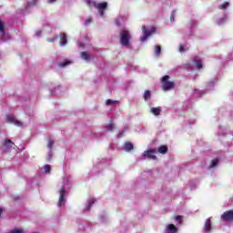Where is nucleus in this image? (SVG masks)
Returning <instances> with one entry per match:
<instances>
[{
	"label": "nucleus",
	"instance_id": "1",
	"mask_svg": "<svg viewBox=\"0 0 233 233\" xmlns=\"http://www.w3.org/2000/svg\"><path fill=\"white\" fill-rule=\"evenodd\" d=\"M130 39H132V35H130L129 30L124 29L120 31V45L122 46H129Z\"/></svg>",
	"mask_w": 233,
	"mask_h": 233
},
{
	"label": "nucleus",
	"instance_id": "2",
	"mask_svg": "<svg viewBox=\"0 0 233 233\" xmlns=\"http://www.w3.org/2000/svg\"><path fill=\"white\" fill-rule=\"evenodd\" d=\"M170 76L168 75H166L162 77L161 83H162V88L167 92V90H170L176 86V84L174 82L169 81Z\"/></svg>",
	"mask_w": 233,
	"mask_h": 233
},
{
	"label": "nucleus",
	"instance_id": "3",
	"mask_svg": "<svg viewBox=\"0 0 233 233\" xmlns=\"http://www.w3.org/2000/svg\"><path fill=\"white\" fill-rule=\"evenodd\" d=\"M92 5L94 6V8H96V10H98L101 17H105V11L106 10V8H108V3L104 2L97 4L96 2H93Z\"/></svg>",
	"mask_w": 233,
	"mask_h": 233
},
{
	"label": "nucleus",
	"instance_id": "4",
	"mask_svg": "<svg viewBox=\"0 0 233 233\" xmlns=\"http://www.w3.org/2000/svg\"><path fill=\"white\" fill-rule=\"evenodd\" d=\"M142 30H143L144 35L141 37V41L144 42V41H147V39H148V37H150L151 35L155 34L156 27H152L150 30H148L145 25H143Z\"/></svg>",
	"mask_w": 233,
	"mask_h": 233
},
{
	"label": "nucleus",
	"instance_id": "5",
	"mask_svg": "<svg viewBox=\"0 0 233 233\" xmlns=\"http://www.w3.org/2000/svg\"><path fill=\"white\" fill-rule=\"evenodd\" d=\"M156 154H157V149H148L145 151L143 157H147L148 159H153V161H156L157 160Z\"/></svg>",
	"mask_w": 233,
	"mask_h": 233
},
{
	"label": "nucleus",
	"instance_id": "6",
	"mask_svg": "<svg viewBox=\"0 0 233 233\" xmlns=\"http://www.w3.org/2000/svg\"><path fill=\"white\" fill-rule=\"evenodd\" d=\"M220 218L222 221H233V209L224 212Z\"/></svg>",
	"mask_w": 233,
	"mask_h": 233
},
{
	"label": "nucleus",
	"instance_id": "7",
	"mask_svg": "<svg viewBox=\"0 0 233 233\" xmlns=\"http://www.w3.org/2000/svg\"><path fill=\"white\" fill-rule=\"evenodd\" d=\"M66 191L65 190V186H62L59 191V199H58V207H63L65 205V194Z\"/></svg>",
	"mask_w": 233,
	"mask_h": 233
},
{
	"label": "nucleus",
	"instance_id": "8",
	"mask_svg": "<svg viewBox=\"0 0 233 233\" xmlns=\"http://www.w3.org/2000/svg\"><path fill=\"white\" fill-rule=\"evenodd\" d=\"M7 123H14L16 127H23V122L16 120L14 116H6Z\"/></svg>",
	"mask_w": 233,
	"mask_h": 233
},
{
	"label": "nucleus",
	"instance_id": "9",
	"mask_svg": "<svg viewBox=\"0 0 233 233\" xmlns=\"http://www.w3.org/2000/svg\"><path fill=\"white\" fill-rule=\"evenodd\" d=\"M177 227H176V225L174 224H168L167 227H166V229H165V233H176L177 232Z\"/></svg>",
	"mask_w": 233,
	"mask_h": 233
},
{
	"label": "nucleus",
	"instance_id": "10",
	"mask_svg": "<svg viewBox=\"0 0 233 233\" xmlns=\"http://www.w3.org/2000/svg\"><path fill=\"white\" fill-rule=\"evenodd\" d=\"M68 43L66 33H60V46H65Z\"/></svg>",
	"mask_w": 233,
	"mask_h": 233
},
{
	"label": "nucleus",
	"instance_id": "11",
	"mask_svg": "<svg viewBox=\"0 0 233 233\" xmlns=\"http://www.w3.org/2000/svg\"><path fill=\"white\" fill-rule=\"evenodd\" d=\"M204 230L205 232H210V230H212V221L210 220V218H208L206 220L204 225Z\"/></svg>",
	"mask_w": 233,
	"mask_h": 233
},
{
	"label": "nucleus",
	"instance_id": "12",
	"mask_svg": "<svg viewBox=\"0 0 233 233\" xmlns=\"http://www.w3.org/2000/svg\"><path fill=\"white\" fill-rule=\"evenodd\" d=\"M193 63L196 65L198 70H201V68H203V61H201V59H198L195 57L193 59Z\"/></svg>",
	"mask_w": 233,
	"mask_h": 233
},
{
	"label": "nucleus",
	"instance_id": "13",
	"mask_svg": "<svg viewBox=\"0 0 233 233\" xmlns=\"http://www.w3.org/2000/svg\"><path fill=\"white\" fill-rule=\"evenodd\" d=\"M157 152H158V154H167V152H168V147L163 145V146H160L158 147V149L157 150Z\"/></svg>",
	"mask_w": 233,
	"mask_h": 233
},
{
	"label": "nucleus",
	"instance_id": "14",
	"mask_svg": "<svg viewBox=\"0 0 233 233\" xmlns=\"http://www.w3.org/2000/svg\"><path fill=\"white\" fill-rule=\"evenodd\" d=\"M124 150H126V152H130V150H134V145L130 142H126L124 146Z\"/></svg>",
	"mask_w": 233,
	"mask_h": 233
},
{
	"label": "nucleus",
	"instance_id": "15",
	"mask_svg": "<svg viewBox=\"0 0 233 233\" xmlns=\"http://www.w3.org/2000/svg\"><path fill=\"white\" fill-rule=\"evenodd\" d=\"M151 114L154 116H160L161 115V107H152L150 109Z\"/></svg>",
	"mask_w": 233,
	"mask_h": 233
},
{
	"label": "nucleus",
	"instance_id": "16",
	"mask_svg": "<svg viewBox=\"0 0 233 233\" xmlns=\"http://www.w3.org/2000/svg\"><path fill=\"white\" fill-rule=\"evenodd\" d=\"M3 146L5 147V148H12V147H14V142H12L10 139H5Z\"/></svg>",
	"mask_w": 233,
	"mask_h": 233
},
{
	"label": "nucleus",
	"instance_id": "17",
	"mask_svg": "<svg viewBox=\"0 0 233 233\" xmlns=\"http://www.w3.org/2000/svg\"><path fill=\"white\" fill-rule=\"evenodd\" d=\"M72 62L70 60H66L64 62H60L58 64V66H60V68H65V66H68V65H71Z\"/></svg>",
	"mask_w": 233,
	"mask_h": 233
},
{
	"label": "nucleus",
	"instance_id": "18",
	"mask_svg": "<svg viewBox=\"0 0 233 233\" xmlns=\"http://www.w3.org/2000/svg\"><path fill=\"white\" fill-rule=\"evenodd\" d=\"M81 57H82V59H84L85 61H90V59H91L90 55H88L86 52H82V53H81Z\"/></svg>",
	"mask_w": 233,
	"mask_h": 233
},
{
	"label": "nucleus",
	"instance_id": "19",
	"mask_svg": "<svg viewBox=\"0 0 233 233\" xmlns=\"http://www.w3.org/2000/svg\"><path fill=\"white\" fill-rule=\"evenodd\" d=\"M150 97H151L150 90H146L145 93H144L145 101H148V99H150Z\"/></svg>",
	"mask_w": 233,
	"mask_h": 233
},
{
	"label": "nucleus",
	"instance_id": "20",
	"mask_svg": "<svg viewBox=\"0 0 233 233\" xmlns=\"http://www.w3.org/2000/svg\"><path fill=\"white\" fill-rule=\"evenodd\" d=\"M230 6V4L228 2H224L222 5H219L220 10H227Z\"/></svg>",
	"mask_w": 233,
	"mask_h": 233
},
{
	"label": "nucleus",
	"instance_id": "21",
	"mask_svg": "<svg viewBox=\"0 0 233 233\" xmlns=\"http://www.w3.org/2000/svg\"><path fill=\"white\" fill-rule=\"evenodd\" d=\"M218 163H219V159H218V158L213 159L211 161L209 168H214L215 167H218Z\"/></svg>",
	"mask_w": 233,
	"mask_h": 233
},
{
	"label": "nucleus",
	"instance_id": "22",
	"mask_svg": "<svg viewBox=\"0 0 233 233\" xmlns=\"http://www.w3.org/2000/svg\"><path fill=\"white\" fill-rule=\"evenodd\" d=\"M155 54H156V56H160V54H161V46H155Z\"/></svg>",
	"mask_w": 233,
	"mask_h": 233
},
{
	"label": "nucleus",
	"instance_id": "23",
	"mask_svg": "<svg viewBox=\"0 0 233 233\" xmlns=\"http://www.w3.org/2000/svg\"><path fill=\"white\" fill-rule=\"evenodd\" d=\"M0 35H5V24L0 21Z\"/></svg>",
	"mask_w": 233,
	"mask_h": 233
},
{
	"label": "nucleus",
	"instance_id": "24",
	"mask_svg": "<svg viewBox=\"0 0 233 233\" xmlns=\"http://www.w3.org/2000/svg\"><path fill=\"white\" fill-rule=\"evenodd\" d=\"M116 103H119V101H114V100H112V99H107V100L106 101V105H107V106H110V105H114V104H116Z\"/></svg>",
	"mask_w": 233,
	"mask_h": 233
},
{
	"label": "nucleus",
	"instance_id": "25",
	"mask_svg": "<svg viewBox=\"0 0 233 233\" xmlns=\"http://www.w3.org/2000/svg\"><path fill=\"white\" fill-rule=\"evenodd\" d=\"M30 6H35V0H33L32 2H28L27 5L25 6V9L28 10Z\"/></svg>",
	"mask_w": 233,
	"mask_h": 233
},
{
	"label": "nucleus",
	"instance_id": "26",
	"mask_svg": "<svg viewBox=\"0 0 233 233\" xmlns=\"http://www.w3.org/2000/svg\"><path fill=\"white\" fill-rule=\"evenodd\" d=\"M175 220L177 221V223L179 224L183 223V216L178 215L175 217Z\"/></svg>",
	"mask_w": 233,
	"mask_h": 233
},
{
	"label": "nucleus",
	"instance_id": "27",
	"mask_svg": "<svg viewBox=\"0 0 233 233\" xmlns=\"http://www.w3.org/2000/svg\"><path fill=\"white\" fill-rule=\"evenodd\" d=\"M54 143H55L54 140L52 139L48 140L47 148H49V150H52V147H54Z\"/></svg>",
	"mask_w": 233,
	"mask_h": 233
},
{
	"label": "nucleus",
	"instance_id": "28",
	"mask_svg": "<svg viewBox=\"0 0 233 233\" xmlns=\"http://www.w3.org/2000/svg\"><path fill=\"white\" fill-rule=\"evenodd\" d=\"M9 233H25V230H23L21 228L20 229L15 228V229L9 231Z\"/></svg>",
	"mask_w": 233,
	"mask_h": 233
},
{
	"label": "nucleus",
	"instance_id": "29",
	"mask_svg": "<svg viewBox=\"0 0 233 233\" xmlns=\"http://www.w3.org/2000/svg\"><path fill=\"white\" fill-rule=\"evenodd\" d=\"M94 203H96V199L93 198L91 199V202H89L88 206L86 207V210H90L92 205H94Z\"/></svg>",
	"mask_w": 233,
	"mask_h": 233
},
{
	"label": "nucleus",
	"instance_id": "30",
	"mask_svg": "<svg viewBox=\"0 0 233 233\" xmlns=\"http://www.w3.org/2000/svg\"><path fill=\"white\" fill-rule=\"evenodd\" d=\"M44 170L45 172H50V170H52V167H50V165H45Z\"/></svg>",
	"mask_w": 233,
	"mask_h": 233
},
{
	"label": "nucleus",
	"instance_id": "31",
	"mask_svg": "<svg viewBox=\"0 0 233 233\" xmlns=\"http://www.w3.org/2000/svg\"><path fill=\"white\" fill-rule=\"evenodd\" d=\"M106 129H107V130H114V124H109V125L106 127Z\"/></svg>",
	"mask_w": 233,
	"mask_h": 233
},
{
	"label": "nucleus",
	"instance_id": "32",
	"mask_svg": "<svg viewBox=\"0 0 233 233\" xmlns=\"http://www.w3.org/2000/svg\"><path fill=\"white\" fill-rule=\"evenodd\" d=\"M56 39H57V37L54 36L52 39L48 38L47 41L49 43H54L56 41Z\"/></svg>",
	"mask_w": 233,
	"mask_h": 233
},
{
	"label": "nucleus",
	"instance_id": "33",
	"mask_svg": "<svg viewBox=\"0 0 233 233\" xmlns=\"http://www.w3.org/2000/svg\"><path fill=\"white\" fill-rule=\"evenodd\" d=\"M57 0H47L48 5H54Z\"/></svg>",
	"mask_w": 233,
	"mask_h": 233
},
{
	"label": "nucleus",
	"instance_id": "34",
	"mask_svg": "<svg viewBox=\"0 0 233 233\" xmlns=\"http://www.w3.org/2000/svg\"><path fill=\"white\" fill-rule=\"evenodd\" d=\"M179 52H185V47L183 46H179Z\"/></svg>",
	"mask_w": 233,
	"mask_h": 233
},
{
	"label": "nucleus",
	"instance_id": "35",
	"mask_svg": "<svg viewBox=\"0 0 233 233\" xmlns=\"http://www.w3.org/2000/svg\"><path fill=\"white\" fill-rule=\"evenodd\" d=\"M174 14H176V11H172V14H171V15H170L171 21H172V19H173V21H174Z\"/></svg>",
	"mask_w": 233,
	"mask_h": 233
},
{
	"label": "nucleus",
	"instance_id": "36",
	"mask_svg": "<svg viewBox=\"0 0 233 233\" xmlns=\"http://www.w3.org/2000/svg\"><path fill=\"white\" fill-rule=\"evenodd\" d=\"M90 23H92V19L88 18V19L86 21V25H90Z\"/></svg>",
	"mask_w": 233,
	"mask_h": 233
},
{
	"label": "nucleus",
	"instance_id": "37",
	"mask_svg": "<svg viewBox=\"0 0 233 233\" xmlns=\"http://www.w3.org/2000/svg\"><path fill=\"white\" fill-rule=\"evenodd\" d=\"M86 3L90 6V5H92V0H86Z\"/></svg>",
	"mask_w": 233,
	"mask_h": 233
},
{
	"label": "nucleus",
	"instance_id": "38",
	"mask_svg": "<svg viewBox=\"0 0 233 233\" xmlns=\"http://www.w3.org/2000/svg\"><path fill=\"white\" fill-rule=\"evenodd\" d=\"M36 35L38 36V37H41V31H36Z\"/></svg>",
	"mask_w": 233,
	"mask_h": 233
},
{
	"label": "nucleus",
	"instance_id": "39",
	"mask_svg": "<svg viewBox=\"0 0 233 233\" xmlns=\"http://www.w3.org/2000/svg\"><path fill=\"white\" fill-rule=\"evenodd\" d=\"M2 214H3V208H0V218Z\"/></svg>",
	"mask_w": 233,
	"mask_h": 233
}]
</instances>
